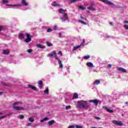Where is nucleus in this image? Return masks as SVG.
Here are the masks:
<instances>
[{
  "mask_svg": "<svg viewBox=\"0 0 128 128\" xmlns=\"http://www.w3.org/2000/svg\"><path fill=\"white\" fill-rule=\"evenodd\" d=\"M90 102H92L94 104L95 106H98V100L94 99L88 101H85L84 100H80L78 102V104L80 108H84V110H88L90 108Z\"/></svg>",
  "mask_w": 128,
  "mask_h": 128,
  "instance_id": "1",
  "label": "nucleus"
},
{
  "mask_svg": "<svg viewBox=\"0 0 128 128\" xmlns=\"http://www.w3.org/2000/svg\"><path fill=\"white\" fill-rule=\"evenodd\" d=\"M47 56L48 58L54 57L56 60H57V62H58L60 68H64V65L62 64V60H60L58 58L56 57V51L50 52L48 54Z\"/></svg>",
  "mask_w": 128,
  "mask_h": 128,
  "instance_id": "2",
  "label": "nucleus"
},
{
  "mask_svg": "<svg viewBox=\"0 0 128 128\" xmlns=\"http://www.w3.org/2000/svg\"><path fill=\"white\" fill-rule=\"evenodd\" d=\"M22 102H16L12 104V108L16 110H24L23 107L22 106H21Z\"/></svg>",
  "mask_w": 128,
  "mask_h": 128,
  "instance_id": "3",
  "label": "nucleus"
},
{
  "mask_svg": "<svg viewBox=\"0 0 128 128\" xmlns=\"http://www.w3.org/2000/svg\"><path fill=\"white\" fill-rule=\"evenodd\" d=\"M58 12L59 14H62V16L60 17V20L62 22H64V10L60 8L58 10Z\"/></svg>",
  "mask_w": 128,
  "mask_h": 128,
  "instance_id": "4",
  "label": "nucleus"
},
{
  "mask_svg": "<svg viewBox=\"0 0 128 128\" xmlns=\"http://www.w3.org/2000/svg\"><path fill=\"white\" fill-rule=\"evenodd\" d=\"M112 122L114 124H116V126H124V124L122 122V121L113 120Z\"/></svg>",
  "mask_w": 128,
  "mask_h": 128,
  "instance_id": "5",
  "label": "nucleus"
},
{
  "mask_svg": "<svg viewBox=\"0 0 128 128\" xmlns=\"http://www.w3.org/2000/svg\"><path fill=\"white\" fill-rule=\"evenodd\" d=\"M26 37L27 38L25 39L24 40V42H30L32 41V36H30V34H26Z\"/></svg>",
  "mask_w": 128,
  "mask_h": 128,
  "instance_id": "6",
  "label": "nucleus"
},
{
  "mask_svg": "<svg viewBox=\"0 0 128 128\" xmlns=\"http://www.w3.org/2000/svg\"><path fill=\"white\" fill-rule=\"evenodd\" d=\"M117 68L118 69V70H119V72H122V73H126L128 72V71L122 68V67H117Z\"/></svg>",
  "mask_w": 128,
  "mask_h": 128,
  "instance_id": "7",
  "label": "nucleus"
},
{
  "mask_svg": "<svg viewBox=\"0 0 128 128\" xmlns=\"http://www.w3.org/2000/svg\"><path fill=\"white\" fill-rule=\"evenodd\" d=\"M102 108H104L106 110V112H110V114H112L114 112V110H112L108 108V107L106 106H103Z\"/></svg>",
  "mask_w": 128,
  "mask_h": 128,
  "instance_id": "8",
  "label": "nucleus"
},
{
  "mask_svg": "<svg viewBox=\"0 0 128 128\" xmlns=\"http://www.w3.org/2000/svg\"><path fill=\"white\" fill-rule=\"evenodd\" d=\"M28 88H31V90H36V92L37 90L36 86L32 85H30V84L28 85Z\"/></svg>",
  "mask_w": 128,
  "mask_h": 128,
  "instance_id": "9",
  "label": "nucleus"
},
{
  "mask_svg": "<svg viewBox=\"0 0 128 128\" xmlns=\"http://www.w3.org/2000/svg\"><path fill=\"white\" fill-rule=\"evenodd\" d=\"M52 6H60V4L56 2H54L52 4Z\"/></svg>",
  "mask_w": 128,
  "mask_h": 128,
  "instance_id": "10",
  "label": "nucleus"
},
{
  "mask_svg": "<svg viewBox=\"0 0 128 128\" xmlns=\"http://www.w3.org/2000/svg\"><path fill=\"white\" fill-rule=\"evenodd\" d=\"M38 86L40 88H42V81L39 80L38 82Z\"/></svg>",
  "mask_w": 128,
  "mask_h": 128,
  "instance_id": "11",
  "label": "nucleus"
},
{
  "mask_svg": "<svg viewBox=\"0 0 128 128\" xmlns=\"http://www.w3.org/2000/svg\"><path fill=\"white\" fill-rule=\"evenodd\" d=\"M19 38H20V40H22V39L24 38V34L22 33H20L19 34Z\"/></svg>",
  "mask_w": 128,
  "mask_h": 128,
  "instance_id": "12",
  "label": "nucleus"
},
{
  "mask_svg": "<svg viewBox=\"0 0 128 128\" xmlns=\"http://www.w3.org/2000/svg\"><path fill=\"white\" fill-rule=\"evenodd\" d=\"M54 124V120H50L48 122V126H52V124Z\"/></svg>",
  "mask_w": 128,
  "mask_h": 128,
  "instance_id": "13",
  "label": "nucleus"
},
{
  "mask_svg": "<svg viewBox=\"0 0 128 128\" xmlns=\"http://www.w3.org/2000/svg\"><path fill=\"white\" fill-rule=\"evenodd\" d=\"M3 54H6L8 55L10 54V50H4L2 52Z\"/></svg>",
  "mask_w": 128,
  "mask_h": 128,
  "instance_id": "14",
  "label": "nucleus"
},
{
  "mask_svg": "<svg viewBox=\"0 0 128 128\" xmlns=\"http://www.w3.org/2000/svg\"><path fill=\"white\" fill-rule=\"evenodd\" d=\"M86 64H87L88 66H89V68H92V66H94V64H92L90 62H87Z\"/></svg>",
  "mask_w": 128,
  "mask_h": 128,
  "instance_id": "15",
  "label": "nucleus"
},
{
  "mask_svg": "<svg viewBox=\"0 0 128 128\" xmlns=\"http://www.w3.org/2000/svg\"><path fill=\"white\" fill-rule=\"evenodd\" d=\"M79 0H71L70 2H68L69 4H74V2H78Z\"/></svg>",
  "mask_w": 128,
  "mask_h": 128,
  "instance_id": "16",
  "label": "nucleus"
},
{
  "mask_svg": "<svg viewBox=\"0 0 128 128\" xmlns=\"http://www.w3.org/2000/svg\"><path fill=\"white\" fill-rule=\"evenodd\" d=\"M64 20H68V22H70L68 17V14L66 13H64Z\"/></svg>",
  "mask_w": 128,
  "mask_h": 128,
  "instance_id": "17",
  "label": "nucleus"
},
{
  "mask_svg": "<svg viewBox=\"0 0 128 128\" xmlns=\"http://www.w3.org/2000/svg\"><path fill=\"white\" fill-rule=\"evenodd\" d=\"M37 48H44V46L40 44H36Z\"/></svg>",
  "mask_w": 128,
  "mask_h": 128,
  "instance_id": "18",
  "label": "nucleus"
},
{
  "mask_svg": "<svg viewBox=\"0 0 128 128\" xmlns=\"http://www.w3.org/2000/svg\"><path fill=\"white\" fill-rule=\"evenodd\" d=\"M82 46V44H80L79 46H74L73 48V50H76L77 48H80V46Z\"/></svg>",
  "mask_w": 128,
  "mask_h": 128,
  "instance_id": "19",
  "label": "nucleus"
},
{
  "mask_svg": "<svg viewBox=\"0 0 128 128\" xmlns=\"http://www.w3.org/2000/svg\"><path fill=\"white\" fill-rule=\"evenodd\" d=\"M88 10H92V12H94V10H96V9L92 6L90 7H88Z\"/></svg>",
  "mask_w": 128,
  "mask_h": 128,
  "instance_id": "20",
  "label": "nucleus"
},
{
  "mask_svg": "<svg viewBox=\"0 0 128 128\" xmlns=\"http://www.w3.org/2000/svg\"><path fill=\"white\" fill-rule=\"evenodd\" d=\"M22 4H24V6H28V4L26 0H22Z\"/></svg>",
  "mask_w": 128,
  "mask_h": 128,
  "instance_id": "21",
  "label": "nucleus"
},
{
  "mask_svg": "<svg viewBox=\"0 0 128 128\" xmlns=\"http://www.w3.org/2000/svg\"><path fill=\"white\" fill-rule=\"evenodd\" d=\"M100 84V80H96L94 82V84Z\"/></svg>",
  "mask_w": 128,
  "mask_h": 128,
  "instance_id": "22",
  "label": "nucleus"
},
{
  "mask_svg": "<svg viewBox=\"0 0 128 128\" xmlns=\"http://www.w3.org/2000/svg\"><path fill=\"white\" fill-rule=\"evenodd\" d=\"M73 98H78V93H74Z\"/></svg>",
  "mask_w": 128,
  "mask_h": 128,
  "instance_id": "23",
  "label": "nucleus"
},
{
  "mask_svg": "<svg viewBox=\"0 0 128 128\" xmlns=\"http://www.w3.org/2000/svg\"><path fill=\"white\" fill-rule=\"evenodd\" d=\"M29 122H34V119L32 117L29 118H28Z\"/></svg>",
  "mask_w": 128,
  "mask_h": 128,
  "instance_id": "24",
  "label": "nucleus"
},
{
  "mask_svg": "<svg viewBox=\"0 0 128 128\" xmlns=\"http://www.w3.org/2000/svg\"><path fill=\"white\" fill-rule=\"evenodd\" d=\"M79 8H80V10H86V7H84L82 5L79 6Z\"/></svg>",
  "mask_w": 128,
  "mask_h": 128,
  "instance_id": "25",
  "label": "nucleus"
},
{
  "mask_svg": "<svg viewBox=\"0 0 128 128\" xmlns=\"http://www.w3.org/2000/svg\"><path fill=\"white\" fill-rule=\"evenodd\" d=\"M90 58V56L88 55V56H84V60H88V58Z\"/></svg>",
  "mask_w": 128,
  "mask_h": 128,
  "instance_id": "26",
  "label": "nucleus"
},
{
  "mask_svg": "<svg viewBox=\"0 0 128 128\" xmlns=\"http://www.w3.org/2000/svg\"><path fill=\"white\" fill-rule=\"evenodd\" d=\"M46 44L48 46H52V43H50V42H46Z\"/></svg>",
  "mask_w": 128,
  "mask_h": 128,
  "instance_id": "27",
  "label": "nucleus"
},
{
  "mask_svg": "<svg viewBox=\"0 0 128 128\" xmlns=\"http://www.w3.org/2000/svg\"><path fill=\"white\" fill-rule=\"evenodd\" d=\"M44 92L48 94V88H46V90H44Z\"/></svg>",
  "mask_w": 128,
  "mask_h": 128,
  "instance_id": "28",
  "label": "nucleus"
},
{
  "mask_svg": "<svg viewBox=\"0 0 128 128\" xmlns=\"http://www.w3.org/2000/svg\"><path fill=\"white\" fill-rule=\"evenodd\" d=\"M6 6H18V5H16V4H6Z\"/></svg>",
  "mask_w": 128,
  "mask_h": 128,
  "instance_id": "29",
  "label": "nucleus"
},
{
  "mask_svg": "<svg viewBox=\"0 0 128 128\" xmlns=\"http://www.w3.org/2000/svg\"><path fill=\"white\" fill-rule=\"evenodd\" d=\"M78 22H81V24H85V25L86 24V22H84L82 20H78Z\"/></svg>",
  "mask_w": 128,
  "mask_h": 128,
  "instance_id": "30",
  "label": "nucleus"
},
{
  "mask_svg": "<svg viewBox=\"0 0 128 128\" xmlns=\"http://www.w3.org/2000/svg\"><path fill=\"white\" fill-rule=\"evenodd\" d=\"M19 118H20V120H22L24 118V115H20L18 116Z\"/></svg>",
  "mask_w": 128,
  "mask_h": 128,
  "instance_id": "31",
  "label": "nucleus"
},
{
  "mask_svg": "<svg viewBox=\"0 0 128 128\" xmlns=\"http://www.w3.org/2000/svg\"><path fill=\"white\" fill-rule=\"evenodd\" d=\"M76 128H83L84 126H79V125L76 124Z\"/></svg>",
  "mask_w": 128,
  "mask_h": 128,
  "instance_id": "32",
  "label": "nucleus"
},
{
  "mask_svg": "<svg viewBox=\"0 0 128 128\" xmlns=\"http://www.w3.org/2000/svg\"><path fill=\"white\" fill-rule=\"evenodd\" d=\"M3 4H8V0H4L2 1Z\"/></svg>",
  "mask_w": 128,
  "mask_h": 128,
  "instance_id": "33",
  "label": "nucleus"
},
{
  "mask_svg": "<svg viewBox=\"0 0 128 128\" xmlns=\"http://www.w3.org/2000/svg\"><path fill=\"white\" fill-rule=\"evenodd\" d=\"M52 32V30L50 28H48L47 30L48 32Z\"/></svg>",
  "mask_w": 128,
  "mask_h": 128,
  "instance_id": "34",
  "label": "nucleus"
},
{
  "mask_svg": "<svg viewBox=\"0 0 128 128\" xmlns=\"http://www.w3.org/2000/svg\"><path fill=\"white\" fill-rule=\"evenodd\" d=\"M76 126L74 124L68 127V128H74V127Z\"/></svg>",
  "mask_w": 128,
  "mask_h": 128,
  "instance_id": "35",
  "label": "nucleus"
},
{
  "mask_svg": "<svg viewBox=\"0 0 128 128\" xmlns=\"http://www.w3.org/2000/svg\"><path fill=\"white\" fill-rule=\"evenodd\" d=\"M4 30V26H0V32Z\"/></svg>",
  "mask_w": 128,
  "mask_h": 128,
  "instance_id": "36",
  "label": "nucleus"
},
{
  "mask_svg": "<svg viewBox=\"0 0 128 128\" xmlns=\"http://www.w3.org/2000/svg\"><path fill=\"white\" fill-rule=\"evenodd\" d=\"M65 108L66 110H68V108H70V106H66Z\"/></svg>",
  "mask_w": 128,
  "mask_h": 128,
  "instance_id": "37",
  "label": "nucleus"
},
{
  "mask_svg": "<svg viewBox=\"0 0 128 128\" xmlns=\"http://www.w3.org/2000/svg\"><path fill=\"white\" fill-rule=\"evenodd\" d=\"M58 54H60V56H62V51H59L58 52Z\"/></svg>",
  "mask_w": 128,
  "mask_h": 128,
  "instance_id": "38",
  "label": "nucleus"
},
{
  "mask_svg": "<svg viewBox=\"0 0 128 128\" xmlns=\"http://www.w3.org/2000/svg\"><path fill=\"white\" fill-rule=\"evenodd\" d=\"M91 6H96V3H94V2H91Z\"/></svg>",
  "mask_w": 128,
  "mask_h": 128,
  "instance_id": "39",
  "label": "nucleus"
},
{
  "mask_svg": "<svg viewBox=\"0 0 128 128\" xmlns=\"http://www.w3.org/2000/svg\"><path fill=\"white\" fill-rule=\"evenodd\" d=\"M6 118V116H2L0 117V120H2V118Z\"/></svg>",
  "mask_w": 128,
  "mask_h": 128,
  "instance_id": "40",
  "label": "nucleus"
},
{
  "mask_svg": "<svg viewBox=\"0 0 128 128\" xmlns=\"http://www.w3.org/2000/svg\"><path fill=\"white\" fill-rule=\"evenodd\" d=\"M84 40H82V42L81 43V44H82V46H84Z\"/></svg>",
  "mask_w": 128,
  "mask_h": 128,
  "instance_id": "41",
  "label": "nucleus"
},
{
  "mask_svg": "<svg viewBox=\"0 0 128 128\" xmlns=\"http://www.w3.org/2000/svg\"><path fill=\"white\" fill-rule=\"evenodd\" d=\"M27 52L28 54H30V52H32V50L28 49L27 50Z\"/></svg>",
  "mask_w": 128,
  "mask_h": 128,
  "instance_id": "42",
  "label": "nucleus"
},
{
  "mask_svg": "<svg viewBox=\"0 0 128 128\" xmlns=\"http://www.w3.org/2000/svg\"><path fill=\"white\" fill-rule=\"evenodd\" d=\"M1 84H2V86H7L6 84L4 82H1Z\"/></svg>",
  "mask_w": 128,
  "mask_h": 128,
  "instance_id": "43",
  "label": "nucleus"
},
{
  "mask_svg": "<svg viewBox=\"0 0 128 128\" xmlns=\"http://www.w3.org/2000/svg\"><path fill=\"white\" fill-rule=\"evenodd\" d=\"M124 27L126 28V30H128V25H125V26H124Z\"/></svg>",
  "mask_w": 128,
  "mask_h": 128,
  "instance_id": "44",
  "label": "nucleus"
},
{
  "mask_svg": "<svg viewBox=\"0 0 128 128\" xmlns=\"http://www.w3.org/2000/svg\"><path fill=\"white\" fill-rule=\"evenodd\" d=\"M44 120H48V118H47V117H46V118H44Z\"/></svg>",
  "mask_w": 128,
  "mask_h": 128,
  "instance_id": "45",
  "label": "nucleus"
},
{
  "mask_svg": "<svg viewBox=\"0 0 128 128\" xmlns=\"http://www.w3.org/2000/svg\"><path fill=\"white\" fill-rule=\"evenodd\" d=\"M58 34H59L58 37L59 38H62V32H60Z\"/></svg>",
  "mask_w": 128,
  "mask_h": 128,
  "instance_id": "46",
  "label": "nucleus"
},
{
  "mask_svg": "<svg viewBox=\"0 0 128 128\" xmlns=\"http://www.w3.org/2000/svg\"><path fill=\"white\" fill-rule=\"evenodd\" d=\"M94 118H96V120H100V117L95 116Z\"/></svg>",
  "mask_w": 128,
  "mask_h": 128,
  "instance_id": "47",
  "label": "nucleus"
},
{
  "mask_svg": "<svg viewBox=\"0 0 128 128\" xmlns=\"http://www.w3.org/2000/svg\"><path fill=\"white\" fill-rule=\"evenodd\" d=\"M54 30H56V28H58V26H56L54 25Z\"/></svg>",
  "mask_w": 128,
  "mask_h": 128,
  "instance_id": "48",
  "label": "nucleus"
},
{
  "mask_svg": "<svg viewBox=\"0 0 128 128\" xmlns=\"http://www.w3.org/2000/svg\"><path fill=\"white\" fill-rule=\"evenodd\" d=\"M110 26H114V23H112V22H110Z\"/></svg>",
  "mask_w": 128,
  "mask_h": 128,
  "instance_id": "49",
  "label": "nucleus"
},
{
  "mask_svg": "<svg viewBox=\"0 0 128 128\" xmlns=\"http://www.w3.org/2000/svg\"><path fill=\"white\" fill-rule=\"evenodd\" d=\"M80 18L82 20H84V18L82 16H80Z\"/></svg>",
  "mask_w": 128,
  "mask_h": 128,
  "instance_id": "50",
  "label": "nucleus"
},
{
  "mask_svg": "<svg viewBox=\"0 0 128 128\" xmlns=\"http://www.w3.org/2000/svg\"><path fill=\"white\" fill-rule=\"evenodd\" d=\"M108 68H112V64H108Z\"/></svg>",
  "mask_w": 128,
  "mask_h": 128,
  "instance_id": "51",
  "label": "nucleus"
},
{
  "mask_svg": "<svg viewBox=\"0 0 128 128\" xmlns=\"http://www.w3.org/2000/svg\"><path fill=\"white\" fill-rule=\"evenodd\" d=\"M98 104H100L102 102V101L100 100H98Z\"/></svg>",
  "mask_w": 128,
  "mask_h": 128,
  "instance_id": "52",
  "label": "nucleus"
},
{
  "mask_svg": "<svg viewBox=\"0 0 128 128\" xmlns=\"http://www.w3.org/2000/svg\"><path fill=\"white\" fill-rule=\"evenodd\" d=\"M40 122H44V119L42 120H40Z\"/></svg>",
  "mask_w": 128,
  "mask_h": 128,
  "instance_id": "53",
  "label": "nucleus"
},
{
  "mask_svg": "<svg viewBox=\"0 0 128 128\" xmlns=\"http://www.w3.org/2000/svg\"><path fill=\"white\" fill-rule=\"evenodd\" d=\"M124 24H128V21H124Z\"/></svg>",
  "mask_w": 128,
  "mask_h": 128,
  "instance_id": "54",
  "label": "nucleus"
},
{
  "mask_svg": "<svg viewBox=\"0 0 128 128\" xmlns=\"http://www.w3.org/2000/svg\"><path fill=\"white\" fill-rule=\"evenodd\" d=\"M30 126V123H28V126Z\"/></svg>",
  "mask_w": 128,
  "mask_h": 128,
  "instance_id": "55",
  "label": "nucleus"
},
{
  "mask_svg": "<svg viewBox=\"0 0 128 128\" xmlns=\"http://www.w3.org/2000/svg\"><path fill=\"white\" fill-rule=\"evenodd\" d=\"M118 8H122V6H118Z\"/></svg>",
  "mask_w": 128,
  "mask_h": 128,
  "instance_id": "56",
  "label": "nucleus"
},
{
  "mask_svg": "<svg viewBox=\"0 0 128 128\" xmlns=\"http://www.w3.org/2000/svg\"><path fill=\"white\" fill-rule=\"evenodd\" d=\"M2 92H0V96H2Z\"/></svg>",
  "mask_w": 128,
  "mask_h": 128,
  "instance_id": "57",
  "label": "nucleus"
},
{
  "mask_svg": "<svg viewBox=\"0 0 128 128\" xmlns=\"http://www.w3.org/2000/svg\"><path fill=\"white\" fill-rule=\"evenodd\" d=\"M84 20H88V19H86V18H84Z\"/></svg>",
  "mask_w": 128,
  "mask_h": 128,
  "instance_id": "58",
  "label": "nucleus"
},
{
  "mask_svg": "<svg viewBox=\"0 0 128 128\" xmlns=\"http://www.w3.org/2000/svg\"><path fill=\"white\" fill-rule=\"evenodd\" d=\"M91 128H96L94 126H92V127H91Z\"/></svg>",
  "mask_w": 128,
  "mask_h": 128,
  "instance_id": "59",
  "label": "nucleus"
},
{
  "mask_svg": "<svg viewBox=\"0 0 128 128\" xmlns=\"http://www.w3.org/2000/svg\"><path fill=\"white\" fill-rule=\"evenodd\" d=\"M106 38H110V36H106Z\"/></svg>",
  "mask_w": 128,
  "mask_h": 128,
  "instance_id": "60",
  "label": "nucleus"
},
{
  "mask_svg": "<svg viewBox=\"0 0 128 128\" xmlns=\"http://www.w3.org/2000/svg\"><path fill=\"white\" fill-rule=\"evenodd\" d=\"M0 115H2V113L0 112Z\"/></svg>",
  "mask_w": 128,
  "mask_h": 128,
  "instance_id": "61",
  "label": "nucleus"
},
{
  "mask_svg": "<svg viewBox=\"0 0 128 128\" xmlns=\"http://www.w3.org/2000/svg\"><path fill=\"white\" fill-rule=\"evenodd\" d=\"M90 110H90V108L89 112H90Z\"/></svg>",
  "mask_w": 128,
  "mask_h": 128,
  "instance_id": "62",
  "label": "nucleus"
},
{
  "mask_svg": "<svg viewBox=\"0 0 128 128\" xmlns=\"http://www.w3.org/2000/svg\"><path fill=\"white\" fill-rule=\"evenodd\" d=\"M128 104V102H126V104Z\"/></svg>",
  "mask_w": 128,
  "mask_h": 128,
  "instance_id": "63",
  "label": "nucleus"
},
{
  "mask_svg": "<svg viewBox=\"0 0 128 128\" xmlns=\"http://www.w3.org/2000/svg\"><path fill=\"white\" fill-rule=\"evenodd\" d=\"M93 72H96V70H93Z\"/></svg>",
  "mask_w": 128,
  "mask_h": 128,
  "instance_id": "64",
  "label": "nucleus"
}]
</instances>
